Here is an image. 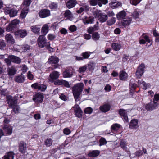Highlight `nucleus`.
I'll list each match as a JSON object with an SVG mask.
<instances>
[{
  "mask_svg": "<svg viewBox=\"0 0 159 159\" xmlns=\"http://www.w3.org/2000/svg\"><path fill=\"white\" fill-rule=\"evenodd\" d=\"M49 7L51 9H55L57 8V5L55 3H53L50 5Z\"/></svg>",
  "mask_w": 159,
  "mask_h": 159,
  "instance_id": "nucleus-64",
  "label": "nucleus"
},
{
  "mask_svg": "<svg viewBox=\"0 0 159 159\" xmlns=\"http://www.w3.org/2000/svg\"><path fill=\"white\" fill-rule=\"evenodd\" d=\"M120 145L121 148L123 149H125L126 148L127 144L124 142L121 141L120 143Z\"/></svg>",
  "mask_w": 159,
  "mask_h": 159,
  "instance_id": "nucleus-57",
  "label": "nucleus"
},
{
  "mask_svg": "<svg viewBox=\"0 0 159 159\" xmlns=\"http://www.w3.org/2000/svg\"><path fill=\"white\" fill-rule=\"evenodd\" d=\"M158 100H159V94L157 93L155 94L154 95L153 101L156 102Z\"/></svg>",
  "mask_w": 159,
  "mask_h": 159,
  "instance_id": "nucleus-63",
  "label": "nucleus"
},
{
  "mask_svg": "<svg viewBox=\"0 0 159 159\" xmlns=\"http://www.w3.org/2000/svg\"><path fill=\"white\" fill-rule=\"evenodd\" d=\"M26 149V144L24 142L21 141L20 143L19 150L22 153L25 152V151Z\"/></svg>",
  "mask_w": 159,
  "mask_h": 159,
  "instance_id": "nucleus-21",
  "label": "nucleus"
},
{
  "mask_svg": "<svg viewBox=\"0 0 159 159\" xmlns=\"http://www.w3.org/2000/svg\"><path fill=\"white\" fill-rule=\"evenodd\" d=\"M99 146H102L103 145L107 143V141H106V139L105 138L102 137L99 140Z\"/></svg>",
  "mask_w": 159,
  "mask_h": 159,
  "instance_id": "nucleus-45",
  "label": "nucleus"
},
{
  "mask_svg": "<svg viewBox=\"0 0 159 159\" xmlns=\"http://www.w3.org/2000/svg\"><path fill=\"white\" fill-rule=\"evenodd\" d=\"M7 101L10 107H13L16 105L18 98L16 96L12 97L10 95L7 96Z\"/></svg>",
  "mask_w": 159,
  "mask_h": 159,
  "instance_id": "nucleus-4",
  "label": "nucleus"
},
{
  "mask_svg": "<svg viewBox=\"0 0 159 159\" xmlns=\"http://www.w3.org/2000/svg\"><path fill=\"white\" fill-rule=\"evenodd\" d=\"M16 70L14 67L12 66L7 69V72L9 75H13L16 74Z\"/></svg>",
  "mask_w": 159,
  "mask_h": 159,
  "instance_id": "nucleus-32",
  "label": "nucleus"
},
{
  "mask_svg": "<svg viewBox=\"0 0 159 159\" xmlns=\"http://www.w3.org/2000/svg\"><path fill=\"white\" fill-rule=\"evenodd\" d=\"M73 74V71L70 69L66 70L63 73V75L65 77H71Z\"/></svg>",
  "mask_w": 159,
  "mask_h": 159,
  "instance_id": "nucleus-27",
  "label": "nucleus"
},
{
  "mask_svg": "<svg viewBox=\"0 0 159 159\" xmlns=\"http://www.w3.org/2000/svg\"><path fill=\"white\" fill-rule=\"evenodd\" d=\"M128 75L125 71H121L119 74V77L121 80H125L127 78Z\"/></svg>",
  "mask_w": 159,
  "mask_h": 159,
  "instance_id": "nucleus-23",
  "label": "nucleus"
},
{
  "mask_svg": "<svg viewBox=\"0 0 159 159\" xmlns=\"http://www.w3.org/2000/svg\"><path fill=\"white\" fill-rule=\"evenodd\" d=\"M92 37L94 40H97L99 39L100 36L98 33L95 32L92 34Z\"/></svg>",
  "mask_w": 159,
  "mask_h": 159,
  "instance_id": "nucleus-44",
  "label": "nucleus"
},
{
  "mask_svg": "<svg viewBox=\"0 0 159 159\" xmlns=\"http://www.w3.org/2000/svg\"><path fill=\"white\" fill-rule=\"evenodd\" d=\"M145 66L144 64H141L138 67L136 72V75L137 78H140L143 74L144 71Z\"/></svg>",
  "mask_w": 159,
  "mask_h": 159,
  "instance_id": "nucleus-8",
  "label": "nucleus"
},
{
  "mask_svg": "<svg viewBox=\"0 0 159 159\" xmlns=\"http://www.w3.org/2000/svg\"><path fill=\"white\" fill-rule=\"evenodd\" d=\"M4 61L8 66L11 65V61L8 57V58L5 59Z\"/></svg>",
  "mask_w": 159,
  "mask_h": 159,
  "instance_id": "nucleus-59",
  "label": "nucleus"
},
{
  "mask_svg": "<svg viewBox=\"0 0 159 159\" xmlns=\"http://www.w3.org/2000/svg\"><path fill=\"white\" fill-rule=\"evenodd\" d=\"M78 107V108L75 110V112L76 116L79 118L82 116V111L79 108V107Z\"/></svg>",
  "mask_w": 159,
  "mask_h": 159,
  "instance_id": "nucleus-40",
  "label": "nucleus"
},
{
  "mask_svg": "<svg viewBox=\"0 0 159 159\" xmlns=\"http://www.w3.org/2000/svg\"><path fill=\"white\" fill-rule=\"evenodd\" d=\"M99 1L98 0H90L89 1L90 5L92 6H95L98 4Z\"/></svg>",
  "mask_w": 159,
  "mask_h": 159,
  "instance_id": "nucleus-51",
  "label": "nucleus"
},
{
  "mask_svg": "<svg viewBox=\"0 0 159 159\" xmlns=\"http://www.w3.org/2000/svg\"><path fill=\"white\" fill-rule=\"evenodd\" d=\"M25 80V77L22 74L16 76L14 78L15 81L19 83H23Z\"/></svg>",
  "mask_w": 159,
  "mask_h": 159,
  "instance_id": "nucleus-13",
  "label": "nucleus"
},
{
  "mask_svg": "<svg viewBox=\"0 0 159 159\" xmlns=\"http://www.w3.org/2000/svg\"><path fill=\"white\" fill-rule=\"evenodd\" d=\"M8 57L11 59L12 62L19 64L21 62L20 59L18 57L14 55H9Z\"/></svg>",
  "mask_w": 159,
  "mask_h": 159,
  "instance_id": "nucleus-15",
  "label": "nucleus"
},
{
  "mask_svg": "<svg viewBox=\"0 0 159 159\" xmlns=\"http://www.w3.org/2000/svg\"><path fill=\"white\" fill-rule=\"evenodd\" d=\"M59 98L61 100L64 101H66L67 99V97L63 94H61V95H60Z\"/></svg>",
  "mask_w": 159,
  "mask_h": 159,
  "instance_id": "nucleus-62",
  "label": "nucleus"
},
{
  "mask_svg": "<svg viewBox=\"0 0 159 159\" xmlns=\"http://www.w3.org/2000/svg\"><path fill=\"white\" fill-rule=\"evenodd\" d=\"M132 20V19L131 18H128L126 20H123L121 21V25L123 27H126L129 25Z\"/></svg>",
  "mask_w": 159,
  "mask_h": 159,
  "instance_id": "nucleus-26",
  "label": "nucleus"
},
{
  "mask_svg": "<svg viewBox=\"0 0 159 159\" xmlns=\"http://www.w3.org/2000/svg\"><path fill=\"white\" fill-rule=\"evenodd\" d=\"M27 32L25 30L20 29L18 30L15 32V36L23 38L25 37L27 34Z\"/></svg>",
  "mask_w": 159,
  "mask_h": 159,
  "instance_id": "nucleus-11",
  "label": "nucleus"
},
{
  "mask_svg": "<svg viewBox=\"0 0 159 159\" xmlns=\"http://www.w3.org/2000/svg\"><path fill=\"white\" fill-rule=\"evenodd\" d=\"M100 151L98 150H93L91 152L88 154L89 157H95L99 155Z\"/></svg>",
  "mask_w": 159,
  "mask_h": 159,
  "instance_id": "nucleus-28",
  "label": "nucleus"
},
{
  "mask_svg": "<svg viewBox=\"0 0 159 159\" xmlns=\"http://www.w3.org/2000/svg\"><path fill=\"white\" fill-rule=\"evenodd\" d=\"M20 22L19 20L15 19L11 21L6 28V30L7 31H10L12 30Z\"/></svg>",
  "mask_w": 159,
  "mask_h": 159,
  "instance_id": "nucleus-6",
  "label": "nucleus"
},
{
  "mask_svg": "<svg viewBox=\"0 0 159 159\" xmlns=\"http://www.w3.org/2000/svg\"><path fill=\"white\" fill-rule=\"evenodd\" d=\"M82 55L84 57V58L87 59L89 57L90 55L88 52H85L83 53H82Z\"/></svg>",
  "mask_w": 159,
  "mask_h": 159,
  "instance_id": "nucleus-60",
  "label": "nucleus"
},
{
  "mask_svg": "<svg viewBox=\"0 0 159 159\" xmlns=\"http://www.w3.org/2000/svg\"><path fill=\"white\" fill-rule=\"evenodd\" d=\"M121 47V44L120 43H114L111 44L112 48L115 51L119 50Z\"/></svg>",
  "mask_w": 159,
  "mask_h": 159,
  "instance_id": "nucleus-17",
  "label": "nucleus"
},
{
  "mask_svg": "<svg viewBox=\"0 0 159 159\" xmlns=\"http://www.w3.org/2000/svg\"><path fill=\"white\" fill-rule=\"evenodd\" d=\"M83 21L84 24H92L94 21V18L91 16H85L83 19Z\"/></svg>",
  "mask_w": 159,
  "mask_h": 159,
  "instance_id": "nucleus-14",
  "label": "nucleus"
},
{
  "mask_svg": "<svg viewBox=\"0 0 159 159\" xmlns=\"http://www.w3.org/2000/svg\"><path fill=\"white\" fill-rule=\"evenodd\" d=\"M142 85H143V88L144 90H146L147 88H149L150 86V84H146L144 81L142 82Z\"/></svg>",
  "mask_w": 159,
  "mask_h": 159,
  "instance_id": "nucleus-54",
  "label": "nucleus"
},
{
  "mask_svg": "<svg viewBox=\"0 0 159 159\" xmlns=\"http://www.w3.org/2000/svg\"><path fill=\"white\" fill-rule=\"evenodd\" d=\"M11 108H13V110L11 111V113L12 111H13L15 113H18L20 110V107L17 105Z\"/></svg>",
  "mask_w": 159,
  "mask_h": 159,
  "instance_id": "nucleus-43",
  "label": "nucleus"
},
{
  "mask_svg": "<svg viewBox=\"0 0 159 159\" xmlns=\"http://www.w3.org/2000/svg\"><path fill=\"white\" fill-rule=\"evenodd\" d=\"M31 31L34 33L37 34L40 31V28L39 26L34 25L31 27Z\"/></svg>",
  "mask_w": 159,
  "mask_h": 159,
  "instance_id": "nucleus-30",
  "label": "nucleus"
},
{
  "mask_svg": "<svg viewBox=\"0 0 159 159\" xmlns=\"http://www.w3.org/2000/svg\"><path fill=\"white\" fill-rule=\"evenodd\" d=\"M5 132L8 135H10L12 132V128L11 126L5 125L3 127Z\"/></svg>",
  "mask_w": 159,
  "mask_h": 159,
  "instance_id": "nucleus-25",
  "label": "nucleus"
},
{
  "mask_svg": "<svg viewBox=\"0 0 159 159\" xmlns=\"http://www.w3.org/2000/svg\"><path fill=\"white\" fill-rule=\"evenodd\" d=\"M59 73L57 71L52 72L50 75V78L52 80H56L58 78L59 76Z\"/></svg>",
  "mask_w": 159,
  "mask_h": 159,
  "instance_id": "nucleus-24",
  "label": "nucleus"
},
{
  "mask_svg": "<svg viewBox=\"0 0 159 159\" xmlns=\"http://www.w3.org/2000/svg\"><path fill=\"white\" fill-rule=\"evenodd\" d=\"M138 10V9L135 10L132 14L133 17L135 19L138 18L139 15L142 14L140 11Z\"/></svg>",
  "mask_w": 159,
  "mask_h": 159,
  "instance_id": "nucleus-39",
  "label": "nucleus"
},
{
  "mask_svg": "<svg viewBox=\"0 0 159 159\" xmlns=\"http://www.w3.org/2000/svg\"><path fill=\"white\" fill-rule=\"evenodd\" d=\"M49 27L48 24H44L42 28L41 32L44 35H46L48 33Z\"/></svg>",
  "mask_w": 159,
  "mask_h": 159,
  "instance_id": "nucleus-31",
  "label": "nucleus"
},
{
  "mask_svg": "<svg viewBox=\"0 0 159 159\" xmlns=\"http://www.w3.org/2000/svg\"><path fill=\"white\" fill-rule=\"evenodd\" d=\"M5 39L7 42L13 44L14 43V40L12 36L10 34H7L5 36Z\"/></svg>",
  "mask_w": 159,
  "mask_h": 159,
  "instance_id": "nucleus-20",
  "label": "nucleus"
},
{
  "mask_svg": "<svg viewBox=\"0 0 159 159\" xmlns=\"http://www.w3.org/2000/svg\"><path fill=\"white\" fill-rule=\"evenodd\" d=\"M43 93H38L34 96L33 100L35 102L41 103L43 100Z\"/></svg>",
  "mask_w": 159,
  "mask_h": 159,
  "instance_id": "nucleus-7",
  "label": "nucleus"
},
{
  "mask_svg": "<svg viewBox=\"0 0 159 159\" xmlns=\"http://www.w3.org/2000/svg\"><path fill=\"white\" fill-rule=\"evenodd\" d=\"M95 13L98 18V20L101 22L103 23L106 22L108 19L107 15L100 11L96 10Z\"/></svg>",
  "mask_w": 159,
  "mask_h": 159,
  "instance_id": "nucleus-3",
  "label": "nucleus"
},
{
  "mask_svg": "<svg viewBox=\"0 0 159 159\" xmlns=\"http://www.w3.org/2000/svg\"><path fill=\"white\" fill-rule=\"evenodd\" d=\"M138 126V121L137 120H132L129 124V127L131 129L137 128Z\"/></svg>",
  "mask_w": 159,
  "mask_h": 159,
  "instance_id": "nucleus-18",
  "label": "nucleus"
},
{
  "mask_svg": "<svg viewBox=\"0 0 159 159\" xmlns=\"http://www.w3.org/2000/svg\"><path fill=\"white\" fill-rule=\"evenodd\" d=\"M87 69V66L86 65L83 66H82L80 67L78 70L79 73H83L85 72Z\"/></svg>",
  "mask_w": 159,
  "mask_h": 159,
  "instance_id": "nucleus-47",
  "label": "nucleus"
},
{
  "mask_svg": "<svg viewBox=\"0 0 159 159\" xmlns=\"http://www.w3.org/2000/svg\"><path fill=\"white\" fill-rule=\"evenodd\" d=\"M93 111V109L90 107H88L86 108L84 112L86 114H90Z\"/></svg>",
  "mask_w": 159,
  "mask_h": 159,
  "instance_id": "nucleus-53",
  "label": "nucleus"
},
{
  "mask_svg": "<svg viewBox=\"0 0 159 159\" xmlns=\"http://www.w3.org/2000/svg\"><path fill=\"white\" fill-rule=\"evenodd\" d=\"M64 16L65 17H67V18L70 20H71L73 17L71 12L68 10H67L65 11L64 13Z\"/></svg>",
  "mask_w": 159,
  "mask_h": 159,
  "instance_id": "nucleus-36",
  "label": "nucleus"
},
{
  "mask_svg": "<svg viewBox=\"0 0 159 159\" xmlns=\"http://www.w3.org/2000/svg\"><path fill=\"white\" fill-rule=\"evenodd\" d=\"M110 5L112 8L114 9L121 6V3L118 2H112L110 4Z\"/></svg>",
  "mask_w": 159,
  "mask_h": 159,
  "instance_id": "nucleus-33",
  "label": "nucleus"
},
{
  "mask_svg": "<svg viewBox=\"0 0 159 159\" xmlns=\"http://www.w3.org/2000/svg\"><path fill=\"white\" fill-rule=\"evenodd\" d=\"M14 154L12 152H10L7 153L4 156V159H13Z\"/></svg>",
  "mask_w": 159,
  "mask_h": 159,
  "instance_id": "nucleus-34",
  "label": "nucleus"
},
{
  "mask_svg": "<svg viewBox=\"0 0 159 159\" xmlns=\"http://www.w3.org/2000/svg\"><path fill=\"white\" fill-rule=\"evenodd\" d=\"M158 105V103L157 102L151 101L149 103L146 104L145 105V107L148 111H152L157 108Z\"/></svg>",
  "mask_w": 159,
  "mask_h": 159,
  "instance_id": "nucleus-5",
  "label": "nucleus"
},
{
  "mask_svg": "<svg viewBox=\"0 0 159 159\" xmlns=\"http://www.w3.org/2000/svg\"><path fill=\"white\" fill-rule=\"evenodd\" d=\"M120 127V125L116 123L113 124L111 127L112 131H117L118 130Z\"/></svg>",
  "mask_w": 159,
  "mask_h": 159,
  "instance_id": "nucleus-37",
  "label": "nucleus"
},
{
  "mask_svg": "<svg viewBox=\"0 0 159 159\" xmlns=\"http://www.w3.org/2000/svg\"><path fill=\"white\" fill-rule=\"evenodd\" d=\"M5 13L6 14H9L11 17H14L16 16L17 14V11L13 9L6 10Z\"/></svg>",
  "mask_w": 159,
  "mask_h": 159,
  "instance_id": "nucleus-12",
  "label": "nucleus"
},
{
  "mask_svg": "<svg viewBox=\"0 0 159 159\" xmlns=\"http://www.w3.org/2000/svg\"><path fill=\"white\" fill-rule=\"evenodd\" d=\"M119 114L122 116H123L126 115L127 112L126 110L123 109H120L119 111Z\"/></svg>",
  "mask_w": 159,
  "mask_h": 159,
  "instance_id": "nucleus-48",
  "label": "nucleus"
},
{
  "mask_svg": "<svg viewBox=\"0 0 159 159\" xmlns=\"http://www.w3.org/2000/svg\"><path fill=\"white\" fill-rule=\"evenodd\" d=\"M64 80H58L54 82L55 85H63Z\"/></svg>",
  "mask_w": 159,
  "mask_h": 159,
  "instance_id": "nucleus-49",
  "label": "nucleus"
},
{
  "mask_svg": "<svg viewBox=\"0 0 159 159\" xmlns=\"http://www.w3.org/2000/svg\"><path fill=\"white\" fill-rule=\"evenodd\" d=\"M52 141L51 139H47L45 142V145L47 147H49L52 145Z\"/></svg>",
  "mask_w": 159,
  "mask_h": 159,
  "instance_id": "nucleus-46",
  "label": "nucleus"
},
{
  "mask_svg": "<svg viewBox=\"0 0 159 159\" xmlns=\"http://www.w3.org/2000/svg\"><path fill=\"white\" fill-rule=\"evenodd\" d=\"M141 0H130V2L134 5H136Z\"/></svg>",
  "mask_w": 159,
  "mask_h": 159,
  "instance_id": "nucleus-55",
  "label": "nucleus"
},
{
  "mask_svg": "<svg viewBox=\"0 0 159 159\" xmlns=\"http://www.w3.org/2000/svg\"><path fill=\"white\" fill-rule=\"evenodd\" d=\"M30 49V46L27 44L22 45L20 48V50L22 52H25Z\"/></svg>",
  "mask_w": 159,
  "mask_h": 159,
  "instance_id": "nucleus-42",
  "label": "nucleus"
},
{
  "mask_svg": "<svg viewBox=\"0 0 159 159\" xmlns=\"http://www.w3.org/2000/svg\"><path fill=\"white\" fill-rule=\"evenodd\" d=\"M111 106L108 104H106L101 106L100 107V109L103 112H107L110 109Z\"/></svg>",
  "mask_w": 159,
  "mask_h": 159,
  "instance_id": "nucleus-19",
  "label": "nucleus"
},
{
  "mask_svg": "<svg viewBox=\"0 0 159 159\" xmlns=\"http://www.w3.org/2000/svg\"><path fill=\"white\" fill-rule=\"evenodd\" d=\"M116 21V19L115 18L112 17L109 19L107 22V24L109 26H111L114 24Z\"/></svg>",
  "mask_w": 159,
  "mask_h": 159,
  "instance_id": "nucleus-38",
  "label": "nucleus"
},
{
  "mask_svg": "<svg viewBox=\"0 0 159 159\" xmlns=\"http://www.w3.org/2000/svg\"><path fill=\"white\" fill-rule=\"evenodd\" d=\"M38 44L40 48H43L46 47L47 49L50 51L52 50V48L50 47L49 42H47L45 38L44 35H40L39 36L37 40Z\"/></svg>",
  "mask_w": 159,
  "mask_h": 159,
  "instance_id": "nucleus-2",
  "label": "nucleus"
},
{
  "mask_svg": "<svg viewBox=\"0 0 159 159\" xmlns=\"http://www.w3.org/2000/svg\"><path fill=\"white\" fill-rule=\"evenodd\" d=\"M31 2V0H24L23 2L24 5L26 6V7H28L30 5Z\"/></svg>",
  "mask_w": 159,
  "mask_h": 159,
  "instance_id": "nucleus-52",
  "label": "nucleus"
},
{
  "mask_svg": "<svg viewBox=\"0 0 159 159\" xmlns=\"http://www.w3.org/2000/svg\"><path fill=\"white\" fill-rule=\"evenodd\" d=\"M55 37V35L52 34H49L47 36L48 39L50 40H53Z\"/></svg>",
  "mask_w": 159,
  "mask_h": 159,
  "instance_id": "nucleus-56",
  "label": "nucleus"
},
{
  "mask_svg": "<svg viewBox=\"0 0 159 159\" xmlns=\"http://www.w3.org/2000/svg\"><path fill=\"white\" fill-rule=\"evenodd\" d=\"M50 14V11L46 9L41 10L39 13V16L42 18H44L48 16Z\"/></svg>",
  "mask_w": 159,
  "mask_h": 159,
  "instance_id": "nucleus-10",
  "label": "nucleus"
},
{
  "mask_svg": "<svg viewBox=\"0 0 159 159\" xmlns=\"http://www.w3.org/2000/svg\"><path fill=\"white\" fill-rule=\"evenodd\" d=\"M83 87L84 84L81 83L76 84L73 87L72 93L76 102L80 101Z\"/></svg>",
  "mask_w": 159,
  "mask_h": 159,
  "instance_id": "nucleus-1",
  "label": "nucleus"
},
{
  "mask_svg": "<svg viewBox=\"0 0 159 159\" xmlns=\"http://www.w3.org/2000/svg\"><path fill=\"white\" fill-rule=\"evenodd\" d=\"M77 4L75 0H69L66 3V6L69 8H71L74 7Z\"/></svg>",
  "mask_w": 159,
  "mask_h": 159,
  "instance_id": "nucleus-16",
  "label": "nucleus"
},
{
  "mask_svg": "<svg viewBox=\"0 0 159 159\" xmlns=\"http://www.w3.org/2000/svg\"><path fill=\"white\" fill-rule=\"evenodd\" d=\"M126 13L124 11H122L116 14V16L118 20L124 19L126 16Z\"/></svg>",
  "mask_w": 159,
  "mask_h": 159,
  "instance_id": "nucleus-22",
  "label": "nucleus"
},
{
  "mask_svg": "<svg viewBox=\"0 0 159 159\" xmlns=\"http://www.w3.org/2000/svg\"><path fill=\"white\" fill-rule=\"evenodd\" d=\"M99 2L98 3V5L100 7L102 6V4H105L108 3L107 0H98Z\"/></svg>",
  "mask_w": 159,
  "mask_h": 159,
  "instance_id": "nucleus-50",
  "label": "nucleus"
},
{
  "mask_svg": "<svg viewBox=\"0 0 159 159\" xmlns=\"http://www.w3.org/2000/svg\"><path fill=\"white\" fill-rule=\"evenodd\" d=\"M29 8L27 7L26 9L24 8L21 11L20 14V17L22 19L26 17V15L28 12Z\"/></svg>",
  "mask_w": 159,
  "mask_h": 159,
  "instance_id": "nucleus-35",
  "label": "nucleus"
},
{
  "mask_svg": "<svg viewBox=\"0 0 159 159\" xmlns=\"http://www.w3.org/2000/svg\"><path fill=\"white\" fill-rule=\"evenodd\" d=\"M58 61V58L54 56H52L48 60V62L51 64L57 63Z\"/></svg>",
  "mask_w": 159,
  "mask_h": 159,
  "instance_id": "nucleus-29",
  "label": "nucleus"
},
{
  "mask_svg": "<svg viewBox=\"0 0 159 159\" xmlns=\"http://www.w3.org/2000/svg\"><path fill=\"white\" fill-rule=\"evenodd\" d=\"M64 133L66 135H68L70 134L71 131L68 128H66L64 129L63 131Z\"/></svg>",
  "mask_w": 159,
  "mask_h": 159,
  "instance_id": "nucleus-61",
  "label": "nucleus"
},
{
  "mask_svg": "<svg viewBox=\"0 0 159 159\" xmlns=\"http://www.w3.org/2000/svg\"><path fill=\"white\" fill-rule=\"evenodd\" d=\"M31 87L42 91H44L46 89V86L45 85L43 84H40L37 83L32 84L31 85Z\"/></svg>",
  "mask_w": 159,
  "mask_h": 159,
  "instance_id": "nucleus-9",
  "label": "nucleus"
},
{
  "mask_svg": "<svg viewBox=\"0 0 159 159\" xmlns=\"http://www.w3.org/2000/svg\"><path fill=\"white\" fill-rule=\"evenodd\" d=\"M6 46V44L4 41H0V49H2Z\"/></svg>",
  "mask_w": 159,
  "mask_h": 159,
  "instance_id": "nucleus-58",
  "label": "nucleus"
},
{
  "mask_svg": "<svg viewBox=\"0 0 159 159\" xmlns=\"http://www.w3.org/2000/svg\"><path fill=\"white\" fill-rule=\"evenodd\" d=\"M88 66L89 70H93L95 67V64L93 62H90L88 64Z\"/></svg>",
  "mask_w": 159,
  "mask_h": 159,
  "instance_id": "nucleus-41",
  "label": "nucleus"
}]
</instances>
